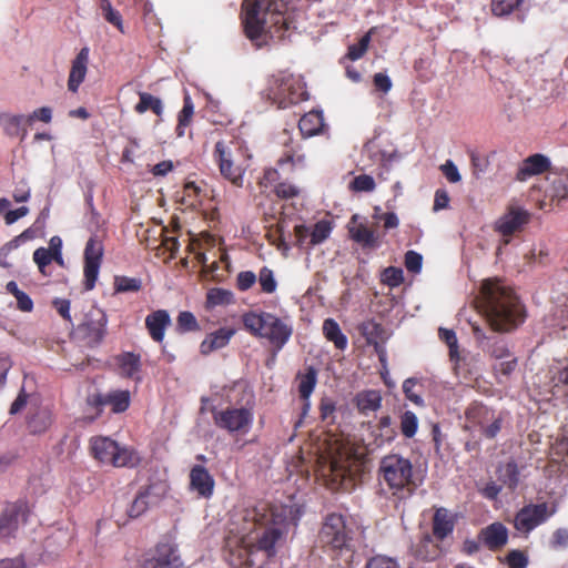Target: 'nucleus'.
Here are the masks:
<instances>
[{
    "instance_id": "obj_1",
    "label": "nucleus",
    "mask_w": 568,
    "mask_h": 568,
    "mask_svg": "<svg viewBox=\"0 0 568 568\" xmlns=\"http://www.w3.org/2000/svg\"><path fill=\"white\" fill-rule=\"evenodd\" d=\"M302 516L301 509L295 505L260 504L247 511L245 520L254 525L256 536L255 542L247 545L245 549L246 559L240 568H255L253 559L255 551L261 550L270 558L275 555V544L283 536L288 525L296 526Z\"/></svg>"
},
{
    "instance_id": "obj_2",
    "label": "nucleus",
    "mask_w": 568,
    "mask_h": 568,
    "mask_svg": "<svg viewBox=\"0 0 568 568\" xmlns=\"http://www.w3.org/2000/svg\"><path fill=\"white\" fill-rule=\"evenodd\" d=\"M241 22L245 37L257 48L266 38L282 39L292 28L286 0H243Z\"/></svg>"
},
{
    "instance_id": "obj_3",
    "label": "nucleus",
    "mask_w": 568,
    "mask_h": 568,
    "mask_svg": "<svg viewBox=\"0 0 568 568\" xmlns=\"http://www.w3.org/2000/svg\"><path fill=\"white\" fill-rule=\"evenodd\" d=\"M476 303L494 332H510L525 321V310L518 296L498 278L483 282Z\"/></svg>"
},
{
    "instance_id": "obj_4",
    "label": "nucleus",
    "mask_w": 568,
    "mask_h": 568,
    "mask_svg": "<svg viewBox=\"0 0 568 568\" xmlns=\"http://www.w3.org/2000/svg\"><path fill=\"white\" fill-rule=\"evenodd\" d=\"M378 476L398 501L409 499L417 488L412 462L399 454H389L381 459Z\"/></svg>"
},
{
    "instance_id": "obj_5",
    "label": "nucleus",
    "mask_w": 568,
    "mask_h": 568,
    "mask_svg": "<svg viewBox=\"0 0 568 568\" xmlns=\"http://www.w3.org/2000/svg\"><path fill=\"white\" fill-rule=\"evenodd\" d=\"M241 406H227L219 409L211 408L214 425L232 436L248 434L254 423L255 396L251 389H244Z\"/></svg>"
},
{
    "instance_id": "obj_6",
    "label": "nucleus",
    "mask_w": 568,
    "mask_h": 568,
    "mask_svg": "<svg viewBox=\"0 0 568 568\" xmlns=\"http://www.w3.org/2000/svg\"><path fill=\"white\" fill-rule=\"evenodd\" d=\"M243 325L253 336L265 338L274 352H280L288 342L293 329L280 317L267 312H248L243 315Z\"/></svg>"
},
{
    "instance_id": "obj_7",
    "label": "nucleus",
    "mask_w": 568,
    "mask_h": 568,
    "mask_svg": "<svg viewBox=\"0 0 568 568\" xmlns=\"http://www.w3.org/2000/svg\"><path fill=\"white\" fill-rule=\"evenodd\" d=\"M246 158L245 151L235 140H221L214 145L213 160L221 175L236 187L243 185Z\"/></svg>"
},
{
    "instance_id": "obj_8",
    "label": "nucleus",
    "mask_w": 568,
    "mask_h": 568,
    "mask_svg": "<svg viewBox=\"0 0 568 568\" xmlns=\"http://www.w3.org/2000/svg\"><path fill=\"white\" fill-rule=\"evenodd\" d=\"M92 456L101 464L110 465L116 468L136 467L141 458L138 452L126 446H120L115 440L98 436L90 440Z\"/></svg>"
},
{
    "instance_id": "obj_9",
    "label": "nucleus",
    "mask_w": 568,
    "mask_h": 568,
    "mask_svg": "<svg viewBox=\"0 0 568 568\" xmlns=\"http://www.w3.org/2000/svg\"><path fill=\"white\" fill-rule=\"evenodd\" d=\"M267 97L280 109H286L307 100L308 93L301 79L292 73L281 71L272 75L268 82Z\"/></svg>"
},
{
    "instance_id": "obj_10",
    "label": "nucleus",
    "mask_w": 568,
    "mask_h": 568,
    "mask_svg": "<svg viewBox=\"0 0 568 568\" xmlns=\"http://www.w3.org/2000/svg\"><path fill=\"white\" fill-rule=\"evenodd\" d=\"M353 530L347 525L344 515L337 513L327 514L318 531V542L325 549L332 551H352Z\"/></svg>"
},
{
    "instance_id": "obj_11",
    "label": "nucleus",
    "mask_w": 568,
    "mask_h": 568,
    "mask_svg": "<svg viewBox=\"0 0 568 568\" xmlns=\"http://www.w3.org/2000/svg\"><path fill=\"white\" fill-rule=\"evenodd\" d=\"M558 510L557 503L528 504L520 508L514 518V527L524 535H529L538 526L548 521Z\"/></svg>"
},
{
    "instance_id": "obj_12",
    "label": "nucleus",
    "mask_w": 568,
    "mask_h": 568,
    "mask_svg": "<svg viewBox=\"0 0 568 568\" xmlns=\"http://www.w3.org/2000/svg\"><path fill=\"white\" fill-rule=\"evenodd\" d=\"M103 254V243L97 236H91L85 244L83 254V287L85 291H92L95 287Z\"/></svg>"
},
{
    "instance_id": "obj_13",
    "label": "nucleus",
    "mask_w": 568,
    "mask_h": 568,
    "mask_svg": "<svg viewBox=\"0 0 568 568\" xmlns=\"http://www.w3.org/2000/svg\"><path fill=\"white\" fill-rule=\"evenodd\" d=\"M28 514L27 501L8 503L0 514V539L14 537L20 524L27 520Z\"/></svg>"
},
{
    "instance_id": "obj_14",
    "label": "nucleus",
    "mask_w": 568,
    "mask_h": 568,
    "mask_svg": "<svg viewBox=\"0 0 568 568\" xmlns=\"http://www.w3.org/2000/svg\"><path fill=\"white\" fill-rule=\"evenodd\" d=\"M531 214L521 207L509 206L507 211L496 221L495 231L504 237L506 244L509 243V237L515 233L521 232L524 227L530 222Z\"/></svg>"
},
{
    "instance_id": "obj_15",
    "label": "nucleus",
    "mask_w": 568,
    "mask_h": 568,
    "mask_svg": "<svg viewBox=\"0 0 568 568\" xmlns=\"http://www.w3.org/2000/svg\"><path fill=\"white\" fill-rule=\"evenodd\" d=\"M550 166L551 162L546 155L541 153H535L521 161L516 172V180L519 182H525L531 176L548 172Z\"/></svg>"
},
{
    "instance_id": "obj_16",
    "label": "nucleus",
    "mask_w": 568,
    "mask_h": 568,
    "mask_svg": "<svg viewBox=\"0 0 568 568\" xmlns=\"http://www.w3.org/2000/svg\"><path fill=\"white\" fill-rule=\"evenodd\" d=\"M144 324L151 339L162 344L171 325V317L166 310H156L146 315Z\"/></svg>"
},
{
    "instance_id": "obj_17",
    "label": "nucleus",
    "mask_w": 568,
    "mask_h": 568,
    "mask_svg": "<svg viewBox=\"0 0 568 568\" xmlns=\"http://www.w3.org/2000/svg\"><path fill=\"white\" fill-rule=\"evenodd\" d=\"M358 331L367 344L374 346L381 361H384L385 351L382 344L387 339V334L383 325L374 320H367L358 325Z\"/></svg>"
},
{
    "instance_id": "obj_18",
    "label": "nucleus",
    "mask_w": 568,
    "mask_h": 568,
    "mask_svg": "<svg viewBox=\"0 0 568 568\" xmlns=\"http://www.w3.org/2000/svg\"><path fill=\"white\" fill-rule=\"evenodd\" d=\"M214 478L201 465H194L190 470V488L202 498H210L214 491Z\"/></svg>"
},
{
    "instance_id": "obj_19",
    "label": "nucleus",
    "mask_w": 568,
    "mask_h": 568,
    "mask_svg": "<svg viewBox=\"0 0 568 568\" xmlns=\"http://www.w3.org/2000/svg\"><path fill=\"white\" fill-rule=\"evenodd\" d=\"M348 232L351 239L366 248L379 246L378 235L366 223L358 222V215H353L349 221Z\"/></svg>"
},
{
    "instance_id": "obj_20",
    "label": "nucleus",
    "mask_w": 568,
    "mask_h": 568,
    "mask_svg": "<svg viewBox=\"0 0 568 568\" xmlns=\"http://www.w3.org/2000/svg\"><path fill=\"white\" fill-rule=\"evenodd\" d=\"M473 332L483 351L496 359L510 356L507 343L504 338L486 336L479 326H473Z\"/></svg>"
},
{
    "instance_id": "obj_21",
    "label": "nucleus",
    "mask_w": 568,
    "mask_h": 568,
    "mask_svg": "<svg viewBox=\"0 0 568 568\" xmlns=\"http://www.w3.org/2000/svg\"><path fill=\"white\" fill-rule=\"evenodd\" d=\"M478 537L489 550L497 551L507 544L508 529L504 524L496 521L483 528Z\"/></svg>"
},
{
    "instance_id": "obj_22",
    "label": "nucleus",
    "mask_w": 568,
    "mask_h": 568,
    "mask_svg": "<svg viewBox=\"0 0 568 568\" xmlns=\"http://www.w3.org/2000/svg\"><path fill=\"white\" fill-rule=\"evenodd\" d=\"M89 63V48H82L77 57L73 59L69 78H68V90L75 93L79 87L84 81Z\"/></svg>"
},
{
    "instance_id": "obj_23",
    "label": "nucleus",
    "mask_w": 568,
    "mask_h": 568,
    "mask_svg": "<svg viewBox=\"0 0 568 568\" xmlns=\"http://www.w3.org/2000/svg\"><path fill=\"white\" fill-rule=\"evenodd\" d=\"M265 186L274 184V192L277 197L290 200L298 196L300 189L290 182H280L277 169L270 168L264 171L262 182Z\"/></svg>"
},
{
    "instance_id": "obj_24",
    "label": "nucleus",
    "mask_w": 568,
    "mask_h": 568,
    "mask_svg": "<svg viewBox=\"0 0 568 568\" xmlns=\"http://www.w3.org/2000/svg\"><path fill=\"white\" fill-rule=\"evenodd\" d=\"M26 125L29 124L23 114L0 113V126L9 138H20V141H23L28 134Z\"/></svg>"
},
{
    "instance_id": "obj_25",
    "label": "nucleus",
    "mask_w": 568,
    "mask_h": 568,
    "mask_svg": "<svg viewBox=\"0 0 568 568\" xmlns=\"http://www.w3.org/2000/svg\"><path fill=\"white\" fill-rule=\"evenodd\" d=\"M235 329L232 327H221L206 337L200 344V352L202 355H209L212 352L225 347L231 338L234 336Z\"/></svg>"
},
{
    "instance_id": "obj_26",
    "label": "nucleus",
    "mask_w": 568,
    "mask_h": 568,
    "mask_svg": "<svg viewBox=\"0 0 568 568\" xmlns=\"http://www.w3.org/2000/svg\"><path fill=\"white\" fill-rule=\"evenodd\" d=\"M382 394L377 389L361 390L353 398L358 413L365 416L377 412L382 407Z\"/></svg>"
},
{
    "instance_id": "obj_27",
    "label": "nucleus",
    "mask_w": 568,
    "mask_h": 568,
    "mask_svg": "<svg viewBox=\"0 0 568 568\" xmlns=\"http://www.w3.org/2000/svg\"><path fill=\"white\" fill-rule=\"evenodd\" d=\"M455 520L446 508H438L433 517V536L443 541L453 534Z\"/></svg>"
},
{
    "instance_id": "obj_28",
    "label": "nucleus",
    "mask_w": 568,
    "mask_h": 568,
    "mask_svg": "<svg viewBox=\"0 0 568 568\" xmlns=\"http://www.w3.org/2000/svg\"><path fill=\"white\" fill-rule=\"evenodd\" d=\"M116 363L124 377L141 381V357L132 352H124L116 357Z\"/></svg>"
},
{
    "instance_id": "obj_29",
    "label": "nucleus",
    "mask_w": 568,
    "mask_h": 568,
    "mask_svg": "<svg viewBox=\"0 0 568 568\" xmlns=\"http://www.w3.org/2000/svg\"><path fill=\"white\" fill-rule=\"evenodd\" d=\"M324 118L321 111H310L298 121V129L304 138H311L322 132Z\"/></svg>"
},
{
    "instance_id": "obj_30",
    "label": "nucleus",
    "mask_w": 568,
    "mask_h": 568,
    "mask_svg": "<svg viewBox=\"0 0 568 568\" xmlns=\"http://www.w3.org/2000/svg\"><path fill=\"white\" fill-rule=\"evenodd\" d=\"M152 486H148L141 489L135 498L133 499L130 508L128 509V515L131 518H138L143 515L151 505L156 503V498L152 493Z\"/></svg>"
},
{
    "instance_id": "obj_31",
    "label": "nucleus",
    "mask_w": 568,
    "mask_h": 568,
    "mask_svg": "<svg viewBox=\"0 0 568 568\" xmlns=\"http://www.w3.org/2000/svg\"><path fill=\"white\" fill-rule=\"evenodd\" d=\"M550 392L554 396L568 398V366L564 368H551Z\"/></svg>"
},
{
    "instance_id": "obj_32",
    "label": "nucleus",
    "mask_w": 568,
    "mask_h": 568,
    "mask_svg": "<svg viewBox=\"0 0 568 568\" xmlns=\"http://www.w3.org/2000/svg\"><path fill=\"white\" fill-rule=\"evenodd\" d=\"M497 478L503 486L514 491L519 484V469L514 460L499 465L497 468Z\"/></svg>"
},
{
    "instance_id": "obj_33",
    "label": "nucleus",
    "mask_w": 568,
    "mask_h": 568,
    "mask_svg": "<svg viewBox=\"0 0 568 568\" xmlns=\"http://www.w3.org/2000/svg\"><path fill=\"white\" fill-rule=\"evenodd\" d=\"M375 443L377 446L390 444L396 438V429L393 427L392 418L389 415L382 416L374 430Z\"/></svg>"
},
{
    "instance_id": "obj_34",
    "label": "nucleus",
    "mask_w": 568,
    "mask_h": 568,
    "mask_svg": "<svg viewBox=\"0 0 568 568\" xmlns=\"http://www.w3.org/2000/svg\"><path fill=\"white\" fill-rule=\"evenodd\" d=\"M323 334L325 338L334 344V346L344 351L347 347V337L341 331L338 323L333 318H326L323 323Z\"/></svg>"
},
{
    "instance_id": "obj_35",
    "label": "nucleus",
    "mask_w": 568,
    "mask_h": 568,
    "mask_svg": "<svg viewBox=\"0 0 568 568\" xmlns=\"http://www.w3.org/2000/svg\"><path fill=\"white\" fill-rule=\"evenodd\" d=\"M155 557L163 568L181 565L180 557L176 555V548L169 542H162L156 546Z\"/></svg>"
},
{
    "instance_id": "obj_36",
    "label": "nucleus",
    "mask_w": 568,
    "mask_h": 568,
    "mask_svg": "<svg viewBox=\"0 0 568 568\" xmlns=\"http://www.w3.org/2000/svg\"><path fill=\"white\" fill-rule=\"evenodd\" d=\"M300 397L307 400L317 383V371L308 366L303 374L297 375Z\"/></svg>"
},
{
    "instance_id": "obj_37",
    "label": "nucleus",
    "mask_w": 568,
    "mask_h": 568,
    "mask_svg": "<svg viewBox=\"0 0 568 568\" xmlns=\"http://www.w3.org/2000/svg\"><path fill=\"white\" fill-rule=\"evenodd\" d=\"M193 114L194 104L191 97L186 93L183 99V108L178 114V125L175 131L179 138L184 135L185 128H187L191 124Z\"/></svg>"
},
{
    "instance_id": "obj_38",
    "label": "nucleus",
    "mask_w": 568,
    "mask_h": 568,
    "mask_svg": "<svg viewBox=\"0 0 568 568\" xmlns=\"http://www.w3.org/2000/svg\"><path fill=\"white\" fill-rule=\"evenodd\" d=\"M139 98H140V100L136 103V105L134 106V111L136 113L142 114V113L146 112L148 110H151L154 114H156L159 116L162 114L163 104L159 98H156L148 92H140Z\"/></svg>"
},
{
    "instance_id": "obj_39",
    "label": "nucleus",
    "mask_w": 568,
    "mask_h": 568,
    "mask_svg": "<svg viewBox=\"0 0 568 568\" xmlns=\"http://www.w3.org/2000/svg\"><path fill=\"white\" fill-rule=\"evenodd\" d=\"M131 403L129 390H112L106 394V405L111 406V409L115 414L125 412Z\"/></svg>"
},
{
    "instance_id": "obj_40",
    "label": "nucleus",
    "mask_w": 568,
    "mask_h": 568,
    "mask_svg": "<svg viewBox=\"0 0 568 568\" xmlns=\"http://www.w3.org/2000/svg\"><path fill=\"white\" fill-rule=\"evenodd\" d=\"M52 414L49 409H40L28 422V427L32 434L44 433L52 424Z\"/></svg>"
},
{
    "instance_id": "obj_41",
    "label": "nucleus",
    "mask_w": 568,
    "mask_h": 568,
    "mask_svg": "<svg viewBox=\"0 0 568 568\" xmlns=\"http://www.w3.org/2000/svg\"><path fill=\"white\" fill-rule=\"evenodd\" d=\"M284 154L278 159L277 165L283 169L286 164H291L292 168L304 166L305 154L302 153L300 145L286 146Z\"/></svg>"
},
{
    "instance_id": "obj_42",
    "label": "nucleus",
    "mask_w": 568,
    "mask_h": 568,
    "mask_svg": "<svg viewBox=\"0 0 568 568\" xmlns=\"http://www.w3.org/2000/svg\"><path fill=\"white\" fill-rule=\"evenodd\" d=\"M418 418L412 410H406L399 416L400 433L406 438H413L418 430Z\"/></svg>"
},
{
    "instance_id": "obj_43",
    "label": "nucleus",
    "mask_w": 568,
    "mask_h": 568,
    "mask_svg": "<svg viewBox=\"0 0 568 568\" xmlns=\"http://www.w3.org/2000/svg\"><path fill=\"white\" fill-rule=\"evenodd\" d=\"M113 287L115 293L139 292L142 288V280L124 275L114 276Z\"/></svg>"
},
{
    "instance_id": "obj_44",
    "label": "nucleus",
    "mask_w": 568,
    "mask_h": 568,
    "mask_svg": "<svg viewBox=\"0 0 568 568\" xmlns=\"http://www.w3.org/2000/svg\"><path fill=\"white\" fill-rule=\"evenodd\" d=\"M440 554L439 548L433 544L429 535H425L416 549V556L423 560L430 561L436 559Z\"/></svg>"
},
{
    "instance_id": "obj_45",
    "label": "nucleus",
    "mask_w": 568,
    "mask_h": 568,
    "mask_svg": "<svg viewBox=\"0 0 568 568\" xmlns=\"http://www.w3.org/2000/svg\"><path fill=\"white\" fill-rule=\"evenodd\" d=\"M525 0H491V12L496 17H505L519 9Z\"/></svg>"
},
{
    "instance_id": "obj_46",
    "label": "nucleus",
    "mask_w": 568,
    "mask_h": 568,
    "mask_svg": "<svg viewBox=\"0 0 568 568\" xmlns=\"http://www.w3.org/2000/svg\"><path fill=\"white\" fill-rule=\"evenodd\" d=\"M176 331L181 334L200 331V325L192 312H180L176 318Z\"/></svg>"
},
{
    "instance_id": "obj_47",
    "label": "nucleus",
    "mask_w": 568,
    "mask_h": 568,
    "mask_svg": "<svg viewBox=\"0 0 568 568\" xmlns=\"http://www.w3.org/2000/svg\"><path fill=\"white\" fill-rule=\"evenodd\" d=\"M372 39V30L365 33L357 43L351 44L346 58L351 61L359 60L367 52Z\"/></svg>"
},
{
    "instance_id": "obj_48",
    "label": "nucleus",
    "mask_w": 568,
    "mask_h": 568,
    "mask_svg": "<svg viewBox=\"0 0 568 568\" xmlns=\"http://www.w3.org/2000/svg\"><path fill=\"white\" fill-rule=\"evenodd\" d=\"M257 280L263 293L273 294L276 291L277 282L274 272L270 267L263 266L258 272Z\"/></svg>"
},
{
    "instance_id": "obj_49",
    "label": "nucleus",
    "mask_w": 568,
    "mask_h": 568,
    "mask_svg": "<svg viewBox=\"0 0 568 568\" xmlns=\"http://www.w3.org/2000/svg\"><path fill=\"white\" fill-rule=\"evenodd\" d=\"M332 226L328 221L321 220L313 226L311 231L310 245L314 246L324 242L331 234Z\"/></svg>"
},
{
    "instance_id": "obj_50",
    "label": "nucleus",
    "mask_w": 568,
    "mask_h": 568,
    "mask_svg": "<svg viewBox=\"0 0 568 568\" xmlns=\"http://www.w3.org/2000/svg\"><path fill=\"white\" fill-rule=\"evenodd\" d=\"M375 187V180L368 174H359L355 176L349 184V189L354 192H373Z\"/></svg>"
},
{
    "instance_id": "obj_51",
    "label": "nucleus",
    "mask_w": 568,
    "mask_h": 568,
    "mask_svg": "<svg viewBox=\"0 0 568 568\" xmlns=\"http://www.w3.org/2000/svg\"><path fill=\"white\" fill-rule=\"evenodd\" d=\"M232 301V293L224 288H212L206 294V302L211 306L229 304Z\"/></svg>"
},
{
    "instance_id": "obj_52",
    "label": "nucleus",
    "mask_w": 568,
    "mask_h": 568,
    "mask_svg": "<svg viewBox=\"0 0 568 568\" xmlns=\"http://www.w3.org/2000/svg\"><path fill=\"white\" fill-rule=\"evenodd\" d=\"M365 568H400V566L395 558L376 555L367 559Z\"/></svg>"
},
{
    "instance_id": "obj_53",
    "label": "nucleus",
    "mask_w": 568,
    "mask_h": 568,
    "mask_svg": "<svg viewBox=\"0 0 568 568\" xmlns=\"http://www.w3.org/2000/svg\"><path fill=\"white\" fill-rule=\"evenodd\" d=\"M418 385L417 378H407L403 383V393L405 394L406 398L410 400L416 406H424V399L423 397L415 392V387Z\"/></svg>"
},
{
    "instance_id": "obj_54",
    "label": "nucleus",
    "mask_w": 568,
    "mask_h": 568,
    "mask_svg": "<svg viewBox=\"0 0 568 568\" xmlns=\"http://www.w3.org/2000/svg\"><path fill=\"white\" fill-rule=\"evenodd\" d=\"M549 547L554 550H561L568 547V528H557L550 539Z\"/></svg>"
},
{
    "instance_id": "obj_55",
    "label": "nucleus",
    "mask_w": 568,
    "mask_h": 568,
    "mask_svg": "<svg viewBox=\"0 0 568 568\" xmlns=\"http://www.w3.org/2000/svg\"><path fill=\"white\" fill-rule=\"evenodd\" d=\"M506 564L509 568H526L528 566V557L521 550H510L506 556Z\"/></svg>"
},
{
    "instance_id": "obj_56",
    "label": "nucleus",
    "mask_w": 568,
    "mask_h": 568,
    "mask_svg": "<svg viewBox=\"0 0 568 568\" xmlns=\"http://www.w3.org/2000/svg\"><path fill=\"white\" fill-rule=\"evenodd\" d=\"M106 316L104 313H101V317L98 321V326H88V336L94 342V343H101L104 338V335L106 333Z\"/></svg>"
},
{
    "instance_id": "obj_57",
    "label": "nucleus",
    "mask_w": 568,
    "mask_h": 568,
    "mask_svg": "<svg viewBox=\"0 0 568 568\" xmlns=\"http://www.w3.org/2000/svg\"><path fill=\"white\" fill-rule=\"evenodd\" d=\"M257 276L252 271H242L236 276V287L241 292L248 291L256 283Z\"/></svg>"
},
{
    "instance_id": "obj_58",
    "label": "nucleus",
    "mask_w": 568,
    "mask_h": 568,
    "mask_svg": "<svg viewBox=\"0 0 568 568\" xmlns=\"http://www.w3.org/2000/svg\"><path fill=\"white\" fill-rule=\"evenodd\" d=\"M439 336L449 347V356L454 359L458 355V343L455 332L452 329L440 328Z\"/></svg>"
},
{
    "instance_id": "obj_59",
    "label": "nucleus",
    "mask_w": 568,
    "mask_h": 568,
    "mask_svg": "<svg viewBox=\"0 0 568 568\" xmlns=\"http://www.w3.org/2000/svg\"><path fill=\"white\" fill-rule=\"evenodd\" d=\"M404 263L407 271L419 273L423 265V256L416 251H407Z\"/></svg>"
},
{
    "instance_id": "obj_60",
    "label": "nucleus",
    "mask_w": 568,
    "mask_h": 568,
    "mask_svg": "<svg viewBox=\"0 0 568 568\" xmlns=\"http://www.w3.org/2000/svg\"><path fill=\"white\" fill-rule=\"evenodd\" d=\"M87 405L95 409V414L91 419L99 417L103 412V407L106 405V394L95 393L89 395L87 397Z\"/></svg>"
},
{
    "instance_id": "obj_61",
    "label": "nucleus",
    "mask_w": 568,
    "mask_h": 568,
    "mask_svg": "<svg viewBox=\"0 0 568 568\" xmlns=\"http://www.w3.org/2000/svg\"><path fill=\"white\" fill-rule=\"evenodd\" d=\"M33 261L39 271L45 274V267L51 263V252L45 247H39L33 252Z\"/></svg>"
},
{
    "instance_id": "obj_62",
    "label": "nucleus",
    "mask_w": 568,
    "mask_h": 568,
    "mask_svg": "<svg viewBox=\"0 0 568 568\" xmlns=\"http://www.w3.org/2000/svg\"><path fill=\"white\" fill-rule=\"evenodd\" d=\"M320 416L322 420H327L334 417L336 410V403L331 397H323L320 402Z\"/></svg>"
},
{
    "instance_id": "obj_63",
    "label": "nucleus",
    "mask_w": 568,
    "mask_h": 568,
    "mask_svg": "<svg viewBox=\"0 0 568 568\" xmlns=\"http://www.w3.org/2000/svg\"><path fill=\"white\" fill-rule=\"evenodd\" d=\"M26 116L29 125H31L36 120L49 123L52 120V110L49 106H42Z\"/></svg>"
},
{
    "instance_id": "obj_64",
    "label": "nucleus",
    "mask_w": 568,
    "mask_h": 568,
    "mask_svg": "<svg viewBox=\"0 0 568 568\" xmlns=\"http://www.w3.org/2000/svg\"><path fill=\"white\" fill-rule=\"evenodd\" d=\"M385 282L390 286H398L403 281V271L398 267L389 266L384 271Z\"/></svg>"
}]
</instances>
